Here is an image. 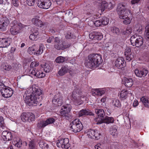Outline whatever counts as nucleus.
Here are the masks:
<instances>
[{
    "mask_svg": "<svg viewBox=\"0 0 149 149\" xmlns=\"http://www.w3.org/2000/svg\"><path fill=\"white\" fill-rule=\"evenodd\" d=\"M41 66L43 68L44 71L46 72H48L50 71L51 67L49 64L47 63H45L44 64H41Z\"/></svg>",
    "mask_w": 149,
    "mask_h": 149,
    "instance_id": "72a5a7b5",
    "label": "nucleus"
},
{
    "mask_svg": "<svg viewBox=\"0 0 149 149\" xmlns=\"http://www.w3.org/2000/svg\"><path fill=\"white\" fill-rule=\"evenodd\" d=\"M11 4L15 7H17L19 6L18 0H11Z\"/></svg>",
    "mask_w": 149,
    "mask_h": 149,
    "instance_id": "6e6d98bb",
    "label": "nucleus"
},
{
    "mask_svg": "<svg viewBox=\"0 0 149 149\" xmlns=\"http://www.w3.org/2000/svg\"><path fill=\"white\" fill-rule=\"evenodd\" d=\"M125 62L123 58H118L115 62V65L118 69L122 68L125 65Z\"/></svg>",
    "mask_w": 149,
    "mask_h": 149,
    "instance_id": "4be33fe9",
    "label": "nucleus"
},
{
    "mask_svg": "<svg viewBox=\"0 0 149 149\" xmlns=\"http://www.w3.org/2000/svg\"><path fill=\"white\" fill-rule=\"evenodd\" d=\"M37 4L41 8L47 9L51 6V3L50 0H39Z\"/></svg>",
    "mask_w": 149,
    "mask_h": 149,
    "instance_id": "4468645a",
    "label": "nucleus"
},
{
    "mask_svg": "<svg viewBox=\"0 0 149 149\" xmlns=\"http://www.w3.org/2000/svg\"><path fill=\"white\" fill-rule=\"evenodd\" d=\"M117 11L120 18H123L126 15H128L130 13V11L127 8L126 4L123 2L119 3L118 5Z\"/></svg>",
    "mask_w": 149,
    "mask_h": 149,
    "instance_id": "20e7f679",
    "label": "nucleus"
},
{
    "mask_svg": "<svg viewBox=\"0 0 149 149\" xmlns=\"http://www.w3.org/2000/svg\"><path fill=\"white\" fill-rule=\"evenodd\" d=\"M10 38H0V48H5L8 46L10 43Z\"/></svg>",
    "mask_w": 149,
    "mask_h": 149,
    "instance_id": "b1692460",
    "label": "nucleus"
},
{
    "mask_svg": "<svg viewBox=\"0 0 149 149\" xmlns=\"http://www.w3.org/2000/svg\"><path fill=\"white\" fill-rule=\"evenodd\" d=\"M127 15H125L124 17L123 18H120L121 19H123V22L124 24L126 25L130 24L131 22L132 19L129 17L128 16L126 17Z\"/></svg>",
    "mask_w": 149,
    "mask_h": 149,
    "instance_id": "58836bf2",
    "label": "nucleus"
},
{
    "mask_svg": "<svg viewBox=\"0 0 149 149\" xmlns=\"http://www.w3.org/2000/svg\"><path fill=\"white\" fill-rule=\"evenodd\" d=\"M34 69V68H28L25 70V72L27 75H33V73L32 72H33Z\"/></svg>",
    "mask_w": 149,
    "mask_h": 149,
    "instance_id": "37998d69",
    "label": "nucleus"
},
{
    "mask_svg": "<svg viewBox=\"0 0 149 149\" xmlns=\"http://www.w3.org/2000/svg\"><path fill=\"white\" fill-rule=\"evenodd\" d=\"M1 93L3 97L8 98L12 95L13 91L11 88L7 86L1 91Z\"/></svg>",
    "mask_w": 149,
    "mask_h": 149,
    "instance_id": "a211bd4d",
    "label": "nucleus"
},
{
    "mask_svg": "<svg viewBox=\"0 0 149 149\" xmlns=\"http://www.w3.org/2000/svg\"><path fill=\"white\" fill-rule=\"evenodd\" d=\"M11 28L10 31L13 35H16L19 33L26 26L16 20H13L10 23Z\"/></svg>",
    "mask_w": 149,
    "mask_h": 149,
    "instance_id": "7ed1b4c3",
    "label": "nucleus"
},
{
    "mask_svg": "<svg viewBox=\"0 0 149 149\" xmlns=\"http://www.w3.org/2000/svg\"><path fill=\"white\" fill-rule=\"evenodd\" d=\"M54 39V36H51V37H49V38H48L47 40V42L48 43H50Z\"/></svg>",
    "mask_w": 149,
    "mask_h": 149,
    "instance_id": "69168bd1",
    "label": "nucleus"
},
{
    "mask_svg": "<svg viewBox=\"0 0 149 149\" xmlns=\"http://www.w3.org/2000/svg\"><path fill=\"white\" fill-rule=\"evenodd\" d=\"M89 37L92 40H99L102 38L103 36L102 33L95 31L89 34Z\"/></svg>",
    "mask_w": 149,
    "mask_h": 149,
    "instance_id": "6ab92c4d",
    "label": "nucleus"
},
{
    "mask_svg": "<svg viewBox=\"0 0 149 149\" xmlns=\"http://www.w3.org/2000/svg\"><path fill=\"white\" fill-rule=\"evenodd\" d=\"M128 93V92L127 90H122L120 94V96L122 99H125L127 98V96Z\"/></svg>",
    "mask_w": 149,
    "mask_h": 149,
    "instance_id": "4c0bfd02",
    "label": "nucleus"
},
{
    "mask_svg": "<svg viewBox=\"0 0 149 149\" xmlns=\"http://www.w3.org/2000/svg\"><path fill=\"white\" fill-rule=\"evenodd\" d=\"M87 134L89 138L97 140L100 138L101 134L97 130H90L87 132Z\"/></svg>",
    "mask_w": 149,
    "mask_h": 149,
    "instance_id": "dca6fc26",
    "label": "nucleus"
},
{
    "mask_svg": "<svg viewBox=\"0 0 149 149\" xmlns=\"http://www.w3.org/2000/svg\"><path fill=\"white\" fill-rule=\"evenodd\" d=\"M21 118L23 122L30 120L32 121L35 119L34 115L30 112L23 113L21 115Z\"/></svg>",
    "mask_w": 149,
    "mask_h": 149,
    "instance_id": "ddd939ff",
    "label": "nucleus"
},
{
    "mask_svg": "<svg viewBox=\"0 0 149 149\" xmlns=\"http://www.w3.org/2000/svg\"><path fill=\"white\" fill-rule=\"evenodd\" d=\"M39 65L38 62L35 61L32 62L30 65V68H33L35 67H36L38 66Z\"/></svg>",
    "mask_w": 149,
    "mask_h": 149,
    "instance_id": "8fccbe9b",
    "label": "nucleus"
},
{
    "mask_svg": "<svg viewBox=\"0 0 149 149\" xmlns=\"http://www.w3.org/2000/svg\"><path fill=\"white\" fill-rule=\"evenodd\" d=\"M0 127L3 129H5L6 127L4 120H2L0 121Z\"/></svg>",
    "mask_w": 149,
    "mask_h": 149,
    "instance_id": "bf43d9fd",
    "label": "nucleus"
},
{
    "mask_svg": "<svg viewBox=\"0 0 149 149\" xmlns=\"http://www.w3.org/2000/svg\"><path fill=\"white\" fill-rule=\"evenodd\" d=\"M72 108L71 106L69 104H66L62 106L60 111L61 117H64L66 119L68 120L70 118L68 113Z\"/></svg>",
    "mask_w": 149,
    "mask_h": 149,
    "instance_id": "0eeeda50",
    "label": "nucleus"
},
{
    "mask_svg": "<svg viewBox=\"0 0 149 149\" xmlns=\"http://www.w3.org/2000/svg\"><path fill=\"white\" fill-rule=\"evenodd\" d=\"M29 149H35V144L33 141H31L29 144Z\"/></svg>",
    "mask_w": 149,
    "mask_h": 149,
    "instance_id": "3c124183",
    "label": "nucleus"
},
{
    "mask_svg": "<svg viewBox=\"0 0 149 149\" xmlns=\"http://www.w3.org/2000/svg\"><path fill=\"white\" fill-rule=\"evenodd\" d=\"M65 36L66 38L70 39L73 38V35L71 34V33L68 32L67 33Z\"/></svg>",
    "mask_w": 149,
    "mask_h": 149,
    "instance_id": "052dcab7",
    "label": "nucleus"
},
{
    "mask_svg": "<svg viewBox=\"0 0 149 149\" xmlns=\"http://www.w3.org/2000/svg\"><path fill=\"white\" fill-rule=\"evenodd\" d=\"M42 91L37 86L33 85L27 88L25 91L24 97V101L29 106H36L39 104L41 100L40 95Z\"/></svg>",
    "mask_w": 149,
    "mask_h": 149,
    "instance_id": "f257e3e1",
    "label": "nucleus"
},
{
    "mask_svg": "<svg viewBox=\"0 0 149 149\" xmlns=\"http://www.w3.org/2000/svg\"><path fill=\"white\" fill-rule=\"evenodd\" d=\"M1 67L3 70L6 71H9L11 68V67L10 65L7 64H3L1 66Z\"/></svg>",
    "mask_w": 149,
    "mask_h": 149,
    "instance_id": "c03bdc74",
    "label": "nucleus"
},
{
    "mask_svg": "<svg viewBox=\"0 0 149 149\" xmlns=\"http://www.w3.org/2000/svg\"><path fill=\"white\" fill-rule=\"evenodd\" d=\"M114 119L113 117H110L108 116H106L105 118L103 119V123L107 124L113 123L114 122Z\"/></svg>",
    "mask_w": 149,
    "mask_h": 149,
    "instance_id": "473e14b6",
    "label": "nucleus"
},
{
    "mask_svg": "<svg viewBox=\"0 0 149 149\" xmlns=\"http://www.w3.org/2000/svg\"><path fill=\"white\" fill-rule=\"evenodd\" d=\"M113 5L111 2L109 3H107V8L108 9H111L113 7Z\"/></svg>",
    "mask_w": 149,
    "mask_h": 149,
    "instance_id": "0e129e2a",
    "label": "nucleus"
},
{
    "mask_svg": "<svg viewBox=\"0 0 149 149\" xmlns=\"http://www.w3.org/2000/svg\"><path fill=\"white\" fill-rule=\"evenodd\" d=\"M39 145L40 148L43 149H47L49 147L48 145L43 141L40 142Z\"/></svg>",
    "mask_w": 149,
    "mask_h": 149,
    "instance_id": "ea45409f",
    "label": "nucleus"
},
{
    "mask_svg": "<svg viewBox=\"0 0 149 149\" xmlns=\"http://www.w3.org/2000/svg\"><path fill=\"white\" fill-rule=\"evenodd\" d=\"M33 75L38 78H42L45 76V74L40 68H35L33 72Z\"/></svg>",
    "mask_w": 149,
    "mask_h": 149,
    "instance_id": "393cba45",
    "label": "nucleus"
},
{
    "mask_svg": "<svg viewBox=\"0 0 149 149\" xmlns=\"http://www.w3.org/2000/svg\"><path fill=\"white\" fill-rule=\"evenodd\" d=\"M89 55L91 56L92 60H93L94 61H97L98 62L100 63L102 62V60L100 55L95 54H91Z\"/></svg>",
    "mask_w": 149,
    "mask_h": 149,
    "instance_id": "cd10ccee",
    "label": "nucleus"
},
{
    "mask_svg": "<svg viewBox=\"0 0 149 149\" xmlns=\"http://www.w3.org/2000/svg\"><path fill=\"white\" fill-rule=\"evenodd\" d=\"M94 23L95 26L97 27L100 26L102 25L101 19L95 21Z\"/></svg>",
    "mask_w": 149,
    "mask_h": 149,
    "instance_id": "603ef678",
    "label": "nucleus"
},
{
    "mask_svg": "<svg viewBox=\"0 0 149 149\" xmlns=\"http://www.w3.org/2000/svg\"><path fill=\"white\" fill-rule=\"evenodd\" d=\"M95 149H102L101 145L100 144H97L95 146Z\"/></svg>",
    "mask_w": 149,
    "mask_h": 149,
    "instance_id": "338daca9",
    "label": "nucleus"
},
{
    "mask_svg": "<svg viewBox=\"0 0 149 149\" xmlns=\"http://www.w3.org/2000/svg\"><path fill=\"white\" fill-rule=\"evenodd\" d=\"M27 1L28 5L29 6H31L34 5L36 2H37L39 0H27Z\"/></svg>",
    "mask_w": 149,
    "mask_h": 149,
    "instance_id": "a18cd8bd",
    "label": "nucleus"
},
{
    "mask_svg": "<svg viewBox=\"0 0 149 149\" xmlns=\"http://www.w3.org/2000/svg\"><path fill=\"white\" fill-rule=\"evenodd\" d=\"M111 30L113 33H115L116 34H118L119 33V29L115 27L111 28Z\"/></svg>",
    "mask_w": 149,
    "mask_h": 149,
    "instance_id": "5fc2aeb1",
    "label": "nucleus"
},
{
    "mask_svg": "<svg viewBox=\"0 0 149 149\" xmlns=\"http://www.w3.org/2000/svg\"><path fill=\"white\" fill-rule=\"evenodd\" d=\"M92 93L94 95L101 96L104 94L105 91L103 89H95L93 90Z\"/></svg>",
    "mask_w": 149,
    "mask_h": 149,
    "instance_id": "c756f323",
    "label": "nucleus"
},
{
    "mask_svg": "<svg viewBox=\"0 0 149 149\" xmlns=\"http://www.w3.org/2000/svg\"><path fill=\"white\" fill-rule=\"evenodd\" d=\"M134 72L136 76L141 78L144 77L147 75L148 72V70L145 69L142 70L136 69L135 70Z\"/></svg>",
    "mask_w": 149,
    "mask_h": 149,
    "instance_id": "5701e85b",
    "label": "nucleus"
},
{
    "mask_svg": "<svg viewBox=\"0 0 149 149\" xmlns=\"http://www.w3.org/2000/svg\"><path fill=\"white\" fill-rule=\"evenodd\" d=\"M100 19L102 25H105L108 24L109 19L107 17H102Z\"/></svg>",
    "mask_w": 149,
    "mask_h": 149,
    "instance_id": "79ce46f5",
    "label": "nucleus"
},
{
    "mask_svg": "<svg viewBox=\"0 0 149 149\" xmlns=\"http://www.w3.org/2000/svg\"><path fill=\"white\" fill-rule=\"evenodd\" d=\"M70 130L74 132H77L81 131L83 126L79 119L77 118L73 120L70 124Z\"/></svg>",
    "mask_w": 149,
    "mask_h": 149,
    "instance_id": "423d86ee",
    "label": "nucleus"
},
{
    "mask_svg": "<svg viewBox=\"0 0 149 149\" xmlns=\"http://www.w3.org/2000/svg\"><path fill=\"white\" fill-rule=\"evenodd\" d=\"M47 123L46 120H41L37 124V127L39 129L44 128L47 125Z\"/></svg>",
    "mask_w": 149,
    "mask_h": 149,
    "instance_id": "f704fd0d",
    "label": "nucleus"
},
{
    "mask_svg": "<svg viewBox=\"0 0 149 149\" xmlns=\"http://www.w3.org/2000/svg\"><path fill=\"white\" fill-rule=\"evenodd\" d=\"M70 72H71V68L68 65H65L62 66L58 73L60 75L63 76L68 72H69L71 74Z\"/></svg>",
    "mask_w": 149,
    "mask_h": 149,
    "instance_id": "a878e982",
    "label": "nucleus"
},
{
    "mask_svg": "<svg viewBox=\"0 0 149 149\" xmlns=\"http://www.w3.org/2000/svg\"><path fill=\"white\" fill-rule=\"evenodd\" d=\"M101 63L98 62L97 61H95L90 55L88 56V59L86 60L84 63L85 66L90 69L98 67Z\"/></svg>",
    "mask_w": 149,
    "mask_h": 149,
    "instance_id": "9d476101",
    "label": "nucleus"
},
{
    "mask_svg": "<svg viewBox=\"0 0 149 149\" xmlns=\"http://www.w3.org/2000/svg\"><path fill=\"white\" fill-rule=\"evenodd\" d=\"M79 116H81L85 115H93V114L92 112L86 109H82L81 110L79 113Z\"/></svg>",
    "mask_w": 149,
    "mask_h": 149,
    "instance_id": "7c9ffc66",
    "label": "nucleus"
},
{
    "mask_svg": "<svg viewBox=\"0 0 149 149\" xmlns=\"http://www.w3.org/2000/svg\"><path fill=\"white\" fill-rule=\"evenodd\" d=\"M57 146L59 148L66 149H70V144L69 143V140L67 138L59 139L57 143Z\"/></svg>",
    "mask_w": 149,
    "mask_h": 149,
    "instance_id": "9b49d317",
    "label": "nucleus"
},
{
    "mask_svg": "<svg viewBox=\"0 0 149 149\" xmlns=\"http://www.w3.org/2000/svg\"><path fill=\"white\" fill-rule=\"evenodd\" d=\"M71 97L74 104L77 105H81L84 101H87L86 94L78 89L73 91Z\"/></svg>",
    "mask_w": 149,
    "mask_h": 149,
    "instance_id": "f03ea898",
    "label": "nucleus"
},
{
    "mask_svg": "<svg viewBox=\"0 0 149 149\" xmlns=\"http://www.w3.org/2000/svg\"><path fill=\"white\" fill-rule=\"evenodd\" d=\"M145 33L146 36L147 38L149 39V25H148L146 27Z\"/></svg>",
    "mask_w": 149,
    "mask_h": 149,
    "instance_id": "4d7b16f0",
    "label": "nucleus"
},
{
    "mask_svg": "<svg viewBox=\"0 0 149 149\" xmlns=\"http://www.w3.org/2000/svg\"><path fill=\"white\" fill-rule=\"evenodd\" d=\"M55 120L56 119L54 118H50L47 119L46 121L48 125L49 124L53 123L54 122Z\"/></svg>",
    "mask_w": 149,
    "mask_h": 149,
    "instance_id": "de8ad7c7",
    "label": "nucleus"
},
{
    "mask_svg": "<svg viewBox=\"0 0 149 149\" xmlns=\"http://www.w3.org/2000/svg\"><path fill=\"white\" fill-rule=\"evenodd\" d=\"M54 47L58 50H63L69 48L71 45L70 43L62 42L59 38L56 37L54 39Z\"/></svg>",
    "mask_w": 149,
    "mask_h": 149,
    "instance_id": "39448f33",
    "label": "nucleus"
},
{
    "mask_svg": "<svg viewBox=\"0 0 149 149\" xmlns=\"http://www.w3.org/2000/svg\"><path fill=\"white\" fill-rule=\"evenodd\" d=\"M112 132H111V134L114 136H116L117 135V130L116 129H113L112 130Z\"/></svg>",
    "mask_w": 149,
    "mask_h": 149,
    "instance_id": "e2e57ef3",
    "label": "nucleus"
},
{
    "mask_svg": "<svg viewBox=\"0 0 149 149\" xmlns=\"http://www.w3.org/2000/svg\"><path fill=\"white\" fill-rule=\"evenodd\" d=\"M102 118H99V117H97L96 118L94 119V121L95 122H96V124H100L103 123V119H102Z\"/></svg>",
    "mask_w": 149,
    "mask_h": 149,
    "instance_id": "09e8293b",
    "label": "nucleus"
},
{
    "mask_svg": "<svg viewBox=\"0 0 149 149\" xmlns=\"http://www.w3.org/2000/svg\"><path fill=\"white\" fill-rule=\"evenodd\" d=\"M30 39L32 40H37L39 38V33L37 32H34V33L31 34L29 36Z\"/></svg>",
    "mask_w": 149,
    "mask_h": 149,
    "instance_id": "c9c22d12",
    "label": "nucleus"
},
{
    "mask_svg": "<svg viewBox=\"0 0 149 149\" xmlns=\"http://www.w3.org/2000/svg\"><path fill=\"white\" fill-rule=\"evenodd\" d=\"M113 103L114 106L118 107H120L121 105L119 100L117 99H115L113 101Z\"/></svg>",
    "mask_w": 149,
    "mask_h": 149,
    "instance_id": "49530a36",
    "label": "nucleus"
},
{
    "mask_svg": "<svg viewBox=\"0 0 149 149\" xmlns=\"http://www.w3.org/2000/svg\"><path fill=\"white\" fill-rule=\"evenodd\" d=\"M31 22L34 25L39 27H41L46 24L40 19L39 17L37 16L33 18L31 20Z\"/></svg>",
    "mask_w": 149,
    "mask_h": 149,
    "instance_id": "aec40b11",
    "label": "nucleus"
},
{
    "mask_svg": "<svg viewBox=\"0 0 149 149\" xmlns=\"http://www.w3.org/2000/svg\"><path fill=\"white\" fill-rule=\"evenodd\" d=\"M124 55L126 58V60L130 61L134 58V53L131 51L130 47H126L124 52Z\"/></svg>",
    "mask_w": 149,
    "mask_h": 149,
    "instance_id": "f3484780",
    "label": "nucleus"
},
{
    "mask_svg": "<svg viewBox=\"0 0 149 149\" xmlns=\"http://www.w3.org/2000/svg\"><path fill=\"white\" fill-rule=\"evenodd\" d=\"M143 38L141 36L134 35L131 37L130 41L131 44L133 46L139 47L142 45L143 42Z\"/></svg>",
    "mask_w": 149,
    "mask_h": 149,
    "instance_id": "6e6552de",
    "label": "nucleus"
},
{
    "mask_svg": "<svg viewBox=\"0 0 149 149\" xmlns=\"http://www.w3.org/2000/svg\"><path fill=\"white\" fill-rule=\"evenodd\" d=\"M53 104L56 106H61L63 103V97L59 93H57L54 96L52 100Z\"/></svg>",
    "mask_w": 149,
    "mask_h": 149,
    "instance_id": "2eb2a0df",
    "label": "nucleus"
},
{
    "mask_svg": "<svg viewBox=\"0 0 149 149\" xmlns=\"http://www.w3.org/2000/svg\"><path fill=\"white\" fill-rule=\"evenodd\" d=\"M142 27L140 28L139 29H137L136 28V29H134V31H136L137 33H140L142 31Z\"/></svg>",
    "mask_w": 149,
    "mask_h": 149,
    "instance_id": "774afa93",
    "label": "nucleus"
},
{
    "mask_svg": "<svg viewBox=\"0 0 149 149\" xmlns=\"http://www.w3.org/2000/svg\"><path fill=\"white\" fill-rule=\"evenodd\" d=\"M95 112L97 114L98 117H103L105 115V113L103 110L102 109H96Z\"/></svg>",
    "mask_w": 149,
    "mask_h": 149,
    "instance_id": "e433bc0d",
    "label": "nucleus"
},
{
    "mask_svg": "<svg viewBox=\"0 0 149 149\" xmlns=\"http://www.w3.org/2000/svg\"><path fill=\"white\" fill-rule=\"evenodd\" d=\"M132 32V29L131 28L127 27L125 31L123 32V33L125 35H127L131 33Z\"/></svg>",
    "mask_w": 149,
    "mask_h": 149,
    "instance_id": "864d4df0",
    "label": "nucleus"
},
{
    "mask_svg": "<svg viewBox=\"0 0 149 149\" xmlns=\"http://www.w3.org/2000/svg\"><path fill=\"white\" fill-rule=\"evenodd\" d=\"M10 23L8 18L6 16L3 15L0 18V30L2 31H5Z\"/></svg>",
    "mask_w": 149,
    "mask_h": 149,
    "instance_id": "f8f14e48",
    "label": "nucleus"
},
{
    "mask_svg": "<svg viewBox=\"0 0 149 149\" xmlns=\"http://www.w3.org/2000/svg\"><path fill=\"white\" fill-rule=\"evenodd\" d=\"M13 144L17 147L19 148L20 147L22 144L21 142L20 141V140L18 141H14L13 142Z\"/></svg>",
    "mask_w": 149,
    "mask_h": 149,
    "instance_id": "13d9d810",
    "label": "nucleus"
},
{
    "mask_svg": "<svg viewBox=\"0 0 149 149\" xmlns=\"http://www.w3.org/2000/svg\"><path fill=\"white\" fill-rule=\"evenodd\" d=\"M7 86H5L2 82L0 81V91L1 92Z\"/></svg>",
    "mask_w": 149,
    "mask_h": 149,
    "instance_id": "680f3d73",
    "label": "nucleus"
},
{
    "mask_svg": "<svg viewBox=\"0 0 149 149\" xmlns=\"http://www.w3.org/2000/svg\"><path fill=\"white\" fill-rule=\"evenodd\" d=\"M2 138L4 141H9L12 140L13 136L11 132L8 131H4L2 133Z\"/></svg>",
    "mask_w": 149,
    "mask_h": 149,
    "instance_id": "412c9836",
    "label": "nucleus"
},
{
    "mask_svg": "<svg viewBox=\"0 0 149 149\" xmlns=\"http://www.w3.org/2000/svg\"><path fill=\"white\" fill-rule=\"evenodd\" d=\"M45 48L44 45L40 44L39 45V49L36 52L34 51L36 50V45H34L31 47H29L28 49V52L30 54H32L33 53L39 55L42 54L44 48Z\"/></svg>",
    "mask_w": 149,
    "mask_h": 149,
    "instance_id": "1a4fd4ad",
    "label": "nucleus"
},
{
    "mask_svg": "<svg viewBox=\"0 0 149 149\" xmlns=\"http://www.w3.org/2000/svg\"><path fill=\"white\" fill-rule=\"evenodd\" d=\"M107 2L105 1H103L99 5V13H101L103 12L105 8H107Z\"/></svg>",
    "mask_w": 149,
    "mask_h": 149,
    "instance_id": "c85d7f7f",
    "label": "nucleus"
},
{
    "mask_svg": "<svg viewBox=\"0 0 149 149\" xmlns=\"http://www.w3.org/2000/svg\"><path fill=\"white\" fill-rule=\"evenodd\" d=\"M123 79L126 87H130L133 85V81L132 78L129 77H125Z\"/></svg>",
    "mask_w": 149,
    "mask_h": 149,
    "instance_id": "bb28decb",
    "label": "nucleus"
},
{
    "mask_svg": "<svg viewBox=\"0 0 149 149\" xmlns=\"http://www.w3.org/2000/svg\"><path fill=\"white\" fill-rule=\"evenodd\" d=\"M145 107L149 108V98L146 97H143L140 99Z\"/></svg>",
    "mask_w": 149,
    "mask_h": 149,
    "instance_id": "2f4dec72",
    "label": "nucleus"
},
{
    "mask_svg": "<svg viewBox=\"0 0 149 149\" xmlns=\"http://www.w3.org/2000/svg\"><path fill=\"white\" fill-rule=\"evenodd\" d=\"M65 60V57L62 56H59L56 59L55 61L56 63H60L64 62Z\"/></svg>",
    "mask_w": 149,
    "mask_h": 149,
    "instance_id": "a19ab883",
    "label": "nucleus"
}]
</instances>
